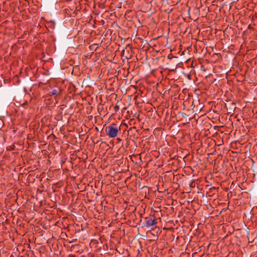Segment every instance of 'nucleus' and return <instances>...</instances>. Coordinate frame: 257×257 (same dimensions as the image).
<instances>
[{
  "instance_id": "nucleus-1",
  "label": "nucleus",
  "mask_w": 257,
  "mask_h": 257,
  "mask_svg": "<svg viewBox=\"0 0 257 257\" xmlns=\"http://www.w3.org/2000/svg\"><path fill=\"white\" fill-rule=\"evenodd\" d=\"M107 136L110 138H115L120 133V126L116 123H112L105 129Z\"/></svg>"
},
{
  "instance_id": "nucleus-2",
  "label": "nucleus",
  "mask_w": 257,
  "mask_h": 257,
  "mask_svg": "<svg viewBox=\"0 0 257 257\" xmlns=\"http://www.w3.org/2000/svg\"><path fill=\"white\" fill-rule=\"evenodd\" d=\"M157 220L155 216H151L145 218V225L148 228L154 230L156 228Z\"/></svg>"
},
{
  "instance_id": "nucleus-3",
  "label": "nucleus",
  "mask_w": 257,
  "mask_h": 257,
  "mask_svg": "<svg viewBox=\"0 0 257 257\" xmlns=\"http://www.w3.org/2000/svg\"><path fill=\"white\" fill-rule=\"evenodd\" d=\"M191 100L192 101L191 106L193 107V109L195 107L198 106L199 109H201L203 107V106L200 104L199 97H195V99H192Z\"/></svg>"
},
{
  "instance_id": "nucleus-4",
  "label": "nucleus",
  "mask_w": 257,
  "mask_h": 257,
  "mask_svg": "<svg viewBox=\"0 0 257 257\" xmlns=\"http://www.w3.org/2000/svg\"><path fill=\"white\" fill-rule=\"evenodd\" d=\"M141 97H134V100L135 101V104L138 107H142V102H144V101L141 100Z\"/></svg>"
},
{
  "instance_id": "nucleus-5",
  "label": "nucleus",
  "mask_w": 257,
  "mask_h": 257,
  "mask_svg": "<svg viewBox=\"0 0 257 257\" xmlns=\"http://www.w3.org/2000/svg\"><path fill=\"white\" fill-rule=\"evenodd\" d=\"M60 90L59 89H53L51 92V95H61L60 94Z\"/></svg>"
},
{
  "instance_id": "nucleus-6",
  "label": "nucleus",
  "mask_w": 257,
  "mask_h": 257,
  "mask_svg": "<svg viewBox=\"0 0 257 257\" xmlns=\"http://www.w3.org/2000/svg\"><path fill=\"white\" fill-rule=\"evenodd\" d=\"M16 102L17 103H20V105H26L27 103V102L26 100L23 101L22 103H21V101H18V100H16Z\"/></svg>"
},
{
  "instance_id": "nucleus-7",
  "label": "nucleus",
  "mask_w": 257,
  "mask_h": 257,
  "mask_svg": "<svg viewBox=\"0 0 257 257\" xmlns=\"http://www.w3.org/2000/svg\"><path fill=\"white\" fill-rule=\"evenodd\" d=\"M114 109L115 111H117L118 109H119V106L118 105H116L115 106H114Z\"/></svg>"
},
{
  "instance_id": "nucleus-8",
  "label": "nucleus",
  "mask_w": 257,
  "mask_h": 257,
  "mask_svg": "<svg viewBox=\"0 0 257 257\" xmlns=\"http://www.w3.org/2000/svg\"><path fill=\"white\" fill-rule=\"evenodd\" d=\"M188 99L190 100V99L189 97H186V100H185V101H186Z\"/></svg>"
},
{
  "instance_id": "nucleus-9",
  "label": "nucleus",
  "mask_w": 257,
  "mask_h": 257,
  "mask_svg": "<svg viewBox=\"0 0 257 257\" xmlns=\"http://www.w3.org/2000/svg\"><path fill=\"white\" fill-rule=\"evenodd\" d=\"M187 115L186 114H183V116H186Z\"/></svg>"
},
{
  "instance_id": "nucleus-10",
  "label": "nucleus",
  "mask_w": 257,
  "mask_h": 257,
  "mask_svg": "<svg viewBox=\"0 0 257 257\" xmlns=\"http://www.w3.org/2000/svg\"><path fill=\"white\" fill-rule=\"evenodd\" d=\"M74 242V241L73 240L72 241H70V242L72 243V242Z\"/></svg>"
}]
</instances>
